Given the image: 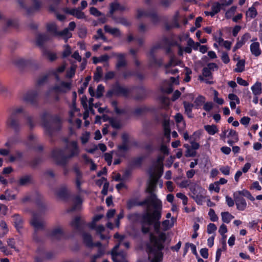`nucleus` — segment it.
<instances>
[{
    "label": "nucleus",
    "mask_w": 262,
    "mask_h": 262,
    "mask_svg": "<svg viewBox=\"0 0 262 262\" xmlns=\"http://www.w3.org/2000/svg\"><path fill=\"white\" fill-rule=\"evenodd\" d=\"M245 61L244 59L239 60L236 63L237 68L234 71L235 72H242L245 70Z\"/></svg>",
    "instance_id": "8fccbe9b"
},
{
    "label": "nucleus",
    "mask_w": 262,
    "mask_h": 262,
    "mask_svg": "<svg viewBox=\"0 0 262 262\" xmlns=\"http://www.w3.org/2000/svg\"><path fill=\"white\" fill-rule=\"evenodd\" d=\"M150 111H151V110L150 107L146 106H143L142 107L135 108L133 112V114L135 115H140L142 114Z\"/></svg>",
    "instance_id": "a19ab883"
},
{
    "label": "nucleus",
    "mask_w": 262,
    "mask_h": 262,
    "mask_svg": "<svg viewBox=\"0 0 262 262\" xmlns=\"http://www.w3.org/2000/svg\"><path fill=\"white\" fill-rule=\"evenodd\" d=\"M112 106L114 107V111L118 115L125 114L126 111L124 109H120L118 107V102L116 100H114L111 102Z\"/></svg>",
    "instance_id": "49530a36"
},
{
    "label": "nucleus",
    "mask_w": 262,
    "mask_h": 262,
    "mask_svg": "<svg viewBox=\"0 0 262 262\" xmlns=\"http://www.w3.org/2000/svg\"><path fill=\"white\" fill-rule=\"evenodd\" d=\"M204 129L210 135H214L219 132V129L215 124L205 125Z\"/></svg>",
    "instance_id": "c9c22d12"
},
{
    "label": "nucleus",
    "mask_w": 262,
    "mask_h": 262,
    "mask_svg": "<svg viewBox=\"0 0 262 262\" xmlns=\"http://www.w3.org/2000/svg\"><path fill=\"white\" fill-rule=\"evenodd\" d=\"M115 92V96L127 97L130 93V90L121 85L118 82L113 85Z\"/></svg>",
    "instance_id": "ddd939ff"
},
{
    "label": "nucleus",
    "mask_w": 262,
    "mask_h": 262,
    "mask_svg": "<svg viewBox=\"0 0 262 262\" xmlns=\"http://www.w3.org/2000/svg\"><path fill=\"white\" fill-rule=\"evenodd\" d=\"M162 205L155 204L151 212H147L142 214V223L147 224L148 226L153 225L155 231L160 232L162 217Z\"/></svg>",
    "instance_id": "f03ea898"
},
{
    "label": "nucleus",
    "mask_w": 262,
    "mask_h": 262,
    "mask_svg": "<svg viewBox=\"0 0 262 262\" xmlns=\"http://www.w3.org/2000/svg\"><path fill=\"white\" fill-rule=\"evenodd\" d=\"M183 106L185 110V113L189 118H192L193 116L192 114V108L194 107L193 103L184 101L183 102Z\"/></svg>",
    "instance_id": "393cba45"
},
{
    "label": "nucleus",
    "mask_w": 262,
    "mask_h": 262,
    "mask_svg": "<svg viewBox=\"0 0 262 262\" xmlns=\"http://www.w3.org/2000/svg\"><path fill=\"white\" fill-rule=\"evenodd\" d=\"M102 76V68L98 67L96 69V72L94 73L93 78L94 81L98 82L100 81Z\"/></svg>",
    "instance_id": "3c124183"
},
{
    "label": "nucleus",
    "mask_w": 262,
    "mask_h": 262,
    "mask_svg": "<svg viewBox=\"0 0 262 262\" xmlns=\"http://www.w3.org/2000/svg\"><path fill=\"white\" fill-rule=\"evenodd\" d=\"M179 13L178 11H177L172 18V25H173V27L176 28H179L180 27V25L179 23Z\"/></svg>",
    "instance_id": "4d7b16f0"
},
{
    "label": "nucleus",
    "mask_w": 262,
    "mask_h": 262,
    "mask_svg": "<svg viewBox=\"0 0 262 262\" xmlns=\"http://www.w3.org/2000/svg\"><path fill=\"white\" fill-rule=\"evenodd\" d=\"M104 29L106 32L109 33L115 36L119 37L121 36V32L118 28H113L108 25H105Z\"/></svg>",
    "instance_id": "c756f323"
},
{
    "label": "nucleus",
    "mask_w": 262,
    "mask_h": 262,
    "mask_svg": "<svg viewBox=\"0 0 262 262\" xmlns=\"http://www.w3.org/2000/svg\"><path fill=\"white\" fill-rule=\"evenodd\" d=\"M237 9L236 6H232L229 9H228L225 13V17L226 19H230L233 15L234 14Z\"/></svg>",
    "instance_id": "603ef678"
},
{
    "label": "nucleus",
    "mask_w": 262,
    "mask_h": 262,
    "mask_svg": "<svg viewBox=\"0 0 262 262\" xmlns=\"http://www.w3.org/2000/svg\"><path fill=\"white\" fill-rule=\"evenodd\" d=\"M17 2L21 8L26 10L28 15H30L34 12L38 11L41 7V2L39 0L33 1V6L29 7L26 6L23 0H17Z\"/></svg>",
    "instance_id": "6e6552de"
},
{
    "label": "nucleus",
    "mask_w": 262,
    "mask_h": 262,
    "mask_svg": "<svg viewBox=\"0 0 262 262\" xmlns=\"http://www.w3.org/2000/svg\"><path fill=\"white\" fill-rule=\"evenodd\" d=\"M137 18L140 19L142 17L145 16L149 17L151 19L152 23L154 24H157L160 21V18L158 16L157 13L154 10L151 11H144L141 9H138L137 10Z\"/></svg>",
    "instance_id": "0eeeda50"
},
{
    "label": "nucleus",
    "mask_w": 262,
    "mask_h": 262,
    "mask_svg": "<svg viewBox=\"0 0 262 262\" xmlns=\"http://www.w3.org/2000/svg\"><path fill=\"white\" fill-rule=\"evenodd\" d=\"M91 78V77L90 76H87L85 78V80L82 83V85L80 86V88L78 89V92L79 94H82L84 93L85 90L86 89V87L89 84V82Z\"/></svg>",
    "instance_id": "a18cd8bd"
},
{
    "label": "nucleus",
    "mask_w": 262,
    "mask_h": 262,
    "mask_svg": "<svg viewBox=\"0 0 262 262\" xmlns=\"http://www.w3.org/2000/svg\"><path fill=\"white\" fill-rule=\"evenodd\" d=\"M69 31L68 28H64L63 30L58 32L57 36H62L65 40V42H67L68 40L72 36V34Z\"/></svg>",
    "instance_id": "58836bf2"
},
{
    "label": "nucleus",
    "mask_w": 262,
    "mask_h": 262,
    "mask_svg": "<svg viewBox=\"0 0 262 262\" xmlns=\"http://www.w3.org/2000/svg\"><path fill=\"white\" fill-rule=\"evenodd\" d=\"M219 232L222 235L224 239L226 238V236L225 234L227 232V226L224 224H222L219 228Z\"/></svg>",
    "instance_id": "69168bd1"
},
{
    "label": "nucleus",
    "mask_w": 262,
    "mask_h": 262,
    "mask_svg": "<svg viewBox=\"0 0 262 262\" xmlns=\"http://www.w3.org/2000/svg\"><path fill=\"white\" fill-rule=\"evenodd\" d=\"M32 177L30 175H25L19 179L17 184L20 186H25L30 183Z\"/></svg>",
    "instance_id": "e433bc0d"
},
{
    "label": "nucleus",
    "mask_w": 262,
    "mask_h": 262,
    "mask_svg": "<svg viewBox=\"0 0 262 262\" xmlns=\"http://www.w3.org/2000/svg\"><path fill=\"white\" fill-rule=\"evenodd\" d=\"M233 198L235 202L237 209L240 211L244 210L247 207V203L245 199L237 193H234Z\"/></svg>",
    "instance_id": "dca6fc26"
},
{
    "label": "nucleus",
    "mask_w": 262,
    "mask_h": 262,
    "mask_svg": "<svg viewBox=\"0 0 262 262\" xmlns=\"http://www.w3.org/2000/svg\"><path fill=\"white\" fill-rule=\"evenodd\" d=\"M221 10V5L219 2L214 3L211 7L212 12L213 13L214 15L216 14L219 13L220 12Z\"/></svg>",
    "instance_id": "5fc2aeb1"
},
{
    "label": "nucleus",
    "mask_w": 262,
    "mask_h": 262,
    "mask_svg": "<svg viewBox=\"0 0 262 262\" xmlns=\"http://www.w3.org/2000/svg\"><path fill=\"white\" fill-rule=\"evenodd\" d=\"M87 34V30L86 28H80L78 29V35L81 38H84Z\"/></svg>",
    "instance_id": "774afa93"
},
{
    "label": "nucleus",
    "mask_w": 262,
    "mask_h": 262,
    "mask_svg": "<svg viewBox=\"0 0 262 262\" xmlns=\"http://www.w3.org/2000/svg\"><path fill=\"white\" fill-rule=\"evenodd\" d=\"M71 54V48L68 45L65 46V49L62 52V56L63 58L69 56Z\"/></svg>",
    "instance_id": "680f3d73"
},
{
    "label": "nucleus",
    "mask_w": 262,
    "mask_h": 262,
    "mask_svg": "<svg viewBox=\"0 0 262 262\" xmlns=\"http://www.w3.org/2000/svg\"><path fill=\"white\" fill-rule=\"evenodd\" d=\"M208 215L212 222H216L218 220V216L215 214V212L213 209H210L208 212Z\"/></svg>",
    "instance_id": "052dcab7"
},
{
    "label": "nucleus",
    "mask_w": 262,
    "mask_h": 262,
    "mask_svg": "<svg viewBox=\"0 0 262 262\" xmlns=\"http://www.w3.org/2000/svg\"><path fill=\"white\" fill-rule=\"evenodd\" d=\"M51 156L57 165L63 166H66L69 159L74 157L71 153L68 156H65L63 150L61 148H55L52 150Z\"/></svg>",
    "instance_id": "423d86ee"
},
{
    "label": "nucleus",
    "mask_w": 262,
    "mask_h": 262,
    "mask_svg": "<svg viewBox=\"0 0 262 262\" xmlns=\"http://www.w3.org/2000/svg\"><path fill=\"white\" fill-rule=\"evenodd\" d=\"M166 240V235L165 233H160L158 237L152 233L150 234V241L152 244H147L146 248L148 253L154 255L151 262H162L163 258L162 251L164 248V243Z\"/></svg>",
    "instance_id": "f257e3e1"
},
{
    "label": "nucleus",
    "mask_w": 262,
    "mask_h": 262,
    "mask_svg": "<svg viewBox=\"0 0 262 262\" xmlns=\"http://www.w3.org/2000/svg\"><path fill=\"white\" fill-rule=\"evenodd\" d=\"M160 116L163 118L162 126L164 130V136L169 141L170 140L171 129L169 124V118L166 113H161Z\"/></svg>",
    "instance_id": "f8f14e48"
},
{
    "label": "nucleus",
    "mask_w": 262,
    "mask_h": 262,
    "mask_svg": "<svg viewBox=\"0 0 262 262\" xmlns=\"http://www.w3.org/2000/svg\"><path fill=\"white\" fill-rule=\"evenodd\" d=\"M63 235V231L60 227L53 229L51 232L49 234V236L51 237H54L57 239H60L61 236Z\"/></svg>",
    "instance_id": "cd10ccee"
},
{
    "label": "nucleus",
    "mask_w": 262,
    "mask_h": 262,
    "mask_svg": "<svg viewBox=\"0 0 262 262\" xmlns=\"http://www.w3.org/2000/svg\"><path fill=\"white\" fill-rule=\"evenodd\" d=\"M206 98L202 95H199L194 100V106L195 109H199L205 102Z\"/></svg>",
    "instance_id": "f704fd0d"
},
{
    "label": "nucleus",
    "mask_w": 262,
    "mask_h": 262,
    "mask_svg": "<svg viewBox=\"0 0 262 262\" xmlns=\"http://www.w3.org/2000/svg\"><path fill=\"white\" fill-rule=\"evenodd\" d=\"M44 54L47 56L50 61L53 62L56 60L57 58V55L55 53H51L50 51H46Z\"/></svg>",
    "instance_id": "bf43d9fd"
},
{
    "label": "nucleus",
    "mask_w": 262,
    "mask_h": 262,
    "mask_svg": "<svg viewBox=\"0 0 262 262\" xmlns=\"http://www.w3.org/2000/svg\"><path fill=\"white\" fill-rule=\"evenodd\" d=\"M71 89L70 82L61 81L60 85H55L52 88V90L57 93H66V90H70Z\"/></svg>",
    "instance_id": "f3484780"
},
{
    "label": "nucleus",
    "mask_w": 262,
    "mask_h": 262,
    "mask_svg": "<svg viewBox=\"0 0 262 262\" xmlns=\"http://www.w3.org/2000/svg\"><path fill=\"white\" fill-rule=\"evenodd\" d=\"M31 61L29 60H25L24 59H19L15 61V64L19 67L25 68L28 67Z\"/></svg>",
    "instance_id": "de8ad7c7"
},
{
    "label": "nucleus",
    "mask_w": 262,
    "mask_h": 262,
    "mask_svg": "<svg viewBox=\"0 0 262 262\" xmlns=\"http://www.w3.org/2000/svg\"><path fill=\"white\" fill-rule=\"evenodd\" d=\"M70 145L72 147L70 150V153L75 157L78 156L80 153V150L78 146L77 142L76 141H72L70 142Z\"/></svg>",
    "instance_id": "4c0bfd02"
},
{
    "label": "nucleus",
    "mask_w": 262,
    "mask_h": 262,
    "mask_svg": "<svg viewBox=\"0 0 262 262\" xmlns=\"http://www.w3.org/2000/svg\"><path fill=\"white\" fill-rule=\"evenodd\" d=\"M141 217L142 218V215L138 212L130 213L127 215V219L128 220L133 223H136L139 222Z\"/></svg>",
    "instance_id": "2f4dec72"
},
{
    "label": "nucleus",
    "mask_w": 262,
    "mask_h": 262,
    "mask_svg": "<svg viewBox=\"0 0 262 262\" xmlns=\"http://www.w3.org/2000/svg\"><path fill=\"white\" fill-rule=\"evenodd\" d=\"M149 199H144L142 201H139L137 198L129 199L126 201V207L127 210H129L136 206H148L150 205L149 203Z\"/></svg>",
    "instance_id": "9d476101"
},
{
    "label": "nucleus",
    "mask_w": 262,
    "mask_h": 262,
    "mask_svg": "<svg viewBox=\"0 0 262 262\" xmlns=\"http://www.w3.org/2000/svg\"><path fill=\"white\" fill-rule=\"evenodd\" d=\"M82 203V200L79 195H77L74 199V204L72 207L69 209L68 212H73L79 210Z\"/></svg>",
    "instance_id": "bb28decb"
},
{
    "label": "nucleus",
    "mask_w": 262,
    "mask_h": 262,
    "mask_svg": "<svg viewBox=\"0 0 262 262\" xmlns=\"http://www.w3.org/2000/svg\"><path fill=\"white\" fill-rule=\"evenodd\" d=\"M23 112L24 109L22 107L13 108L7 119V125L12 129L15 133H19L21 129L20 114Z\"/></svg>",
    "instance_id": "7ed1b4c3"
},
{
    "label": "nucleus",
    "mask_w": 262,
    "mask_h": 262,
    "mask_svg": "<svg viewBox=\"0 0 262 262\" xmlns=\"http://www.w3.org/2000/svg\"><path fill=\"white\" fill-rule=\"evenodd\" d=\"M83 241L85 246L89 248L93 247L92 237L89 233H84L83 234Z\"/></svg>",
    "instance_id": "72a5a7b5"
},
{
    "label": "nucleus",
    "mask_w": 262,
    "mask_h": 262,
    "mask_svg": "<svg viewBox=\"0 0 262 262\" xmlns=\"http://www.w3.org/2000/svg\"><path fill=\"white\" fill-rule=\"evenodd\" d=\"M64 12L67 14L75 16L78 19H83L85 17L84 13L82 12L79 8L72 9L66 8L64 9Z\"/></svg>",
    "instance_id": "a211bd4d"
},
{
    "label": "nucleus",
    "mask_w": 262,
    "mask_h": 262,
    "mask_svg": "<svg viewBox=\"0 0 262 262\" xmlns=\"http://www.w3.org/2000/svg\"><path fill=\"white\" fill-rule=\"evenodd\" d=\"M187 45L188 46L191 47L194 50H198V48H200L201 46V44L200 42H195L191 38H189L188 39Z\"/></svg>",
    "instance_id": "864d4df0"
},
{
    "label": "nucleus",
    "mask_w": 262,
    "mask_h": 262,
    "mask_svg": "<svg viewBox=\"0 0 262 262\" xmlns=\"http://www.w3.org/2000/svg\"><path fill=\"white\" fill-rule=\"evenodd\" d=\"M47 30L49 32L53 33L55 36H57L59 32L57 30V26L54 23L47 24Z\"/></svg>",
    "instance_id": "79ce46f5"
},
{
    "label": "nucleus",
    "mask_w": 262,
    "mask_h": 262,
    "mask_svg": "<svg viewBox=\"0 0 262 262\" xmlns=\"http://www.w3.org/2000/svg\"><path fill=\"white\" fill-rule=\"evenodd\" d=\"M132 90H136L138 91L137 92L136 95L134 97V99L136 100H141L145 99L148 95L147 91L143 85H136L133 86L132 88Z\"/></svg>",
    "instance_id": "4468645a"
},
{
    "label": "nucleus",
    "mask_w": 262,
    "mask_h": 262,
    "mask_svg": "<svg viewBox=\"0 0 262 262\" xmlns=\"http://www.w3.org/2000/svg\"><path fill=\"white\" fill-rule=\"evenodd\" d=\"M49 39V37L48 35L39 33L36 37V44L39 47H42L44 43Z\"/></svg>",
    "instance_id": "c85d7f7f"
},
{
    "label": "nucleus",
    "mask_w": 262,
    "mask_h": 262,
    "mask_svg": "<svg viewBox=\"0 0 262 262\" xmlns=\"http://www.w3.org/2000/svg\"><path fill=\"white\" fill-rule=\"evenodd\" d=\"M110 17L117 24H121L125 27H129L132 25V23L130 21H129L125 17L123 16H117L114 15L110 16Z\"/></svg>",
    "instance_id": "4be33fe9"
},
{
    "label": "nucleus",
    "mask_w": 262,
    "mask_h": 262,
    "mask_svg": "<svg viewBox=\"0 0 262 262\" xmlns=\"http://www.w3.org/2000/svg\"><path fill=\"white\" fill-rule=\"evenodd\" d=\"M38 93L36 90L28 91L24 96L25 102L33 106L38 105Z\"/></svg>",
    "instance_id": "9b49d317"
},
{
    "label": "nucleus",
    "mask_w": 262,
    "mask_h": 262,
    "mask_svg": "<svg viewBox=\"0 0 262 262\" xmlns=\"http://www.w3.org/2000/svg\"><path fill=\"white\" fill-rule=\"evenodd\" d=\"M257 3H255L252 6L249 8L248 10L247 11L246 13V16L247 17V19H249V20H251V19H253L257 15V11L255 7L254 6L255 5H256Z\"/></svg>",
    "instance_id": "a878e982"
},
{
    "label": "nucleus",
    "mask_w": 262,
    "mask_h": 262,
    "mask_svg": "<svg viewBox=\"0 0 262 262\" xmlns=\"http://www.w3.org/2000/svg\"><path fill=\"white\" fill-rule=\"evenodd\" d=\"M222 219L224 223L229 224L231 221L234 217L229 212H223L221 213Z\"/></svg>",
    "instance_id": "37998d69"
},
{
    "label": "nucleus",
    "mask_w": 262,
    "mask_h": 262,
    "mask_svg": "<svg viewBox=\"0 0 262 262\" xmlns=\"http://www.w3.org/2000/svg\"><path fill=\"white\" fill-rule=\"evenodd\" d=\"M9 140L12 143V145L16 144L22 142V140L20 139L19 137L17 135H15L10 137Z\"/></svg>",
    "instance_id": "338daca9"
},
{
    "label": "nucleus",
    "mask_w": 262,
    "mask_h": 262,
    "mask_svg": "<svg viewBox=\"0 0 262 262\" xmlns=\"http://www.w3.org/2000/svg\"><path fill=\"white\" fill-rule=\"evenodd\" d=\"M43 161L41 156H36L32 160L28 162V165L33 168H35Z\"/></svg>",
    "instance_id": "473e14b6"
},
{
    "label": "nucleus",
    "mask_w": 262,
    "mask_h": 262,
    "mask_svg": "<svg viewBox=\"0 0 262 262\" xmlns=\"http://www.w3.org/2000/svg\"><path fill=\"white\" fill-rule=\"evenodd\" d=\"M90 13L91 15L99 17L102 15V13L99 11L96 8L92 7L90 9Z\"/></svg>",
    "instance_id": "e2e57ef3"
},
{
    "label": "nucleus",
    "mask_w": 262,
    "mask_h": 262,
    "mask_svg": "<svg viewBox=\"0 0 262 262\" xmlns=\"http://www.w3.org/2000/svg\"><path fill=\"white\" fill-rule=\"evenodd\" d=\"M58 198L63 201H67L70 196L68 189L66 186H62L56 192Z\"/></svg>",
    "instance_id": "aec40b11"
},
{
    "label": "nucleus",
    "mask_w": 262,
    "mask_h": 262,
    "mask_svg": "<svg viewBox=\"0 0 262 262\" xmlns=\"http://www.w3.org/2000/svg\"><path fill=\"white\" fill-rule=\"evenodd\" d=\"M176 0H160V4L164 8H167L170 6V5Z\"/></svg>",
    "instance_id": "13d9d810"
},
{
    "label": "nucleus",
    "mask_w": 262,
    "mask_h": 262,
    "mask_svg": "<svg viewBox=\"0 0 262 262\" xmlns=\"http://www.w3.org/2000/svg\"><path fill=\"white\" fill-rule=\"evenodd\" d=\"M162 173L163 169H162V170L158 177H156L153 172L150 174V177L154 179V181L149 183L146 190V192L150 194V195L147 197L145 199L151 198L149 199V203L151 204L152 207H154L155 204L162 205L161 201L157 199L156 194L154 193L158 179L162 176Z\"/></svg>",
    "instance_id": "39448f33"
},
{
    "label": "nucleus",
    "mask_w": 262,
    "mask_h": 262,
    "mask_svg": "<svg viewBox=\"0 0 262 262\" xmlns=\"http://www.w3.org/2000/svg\"><path fill=\"white\" fill-rule=\"evenodd\" d=\"M30 223L35 230L44 229L43 223L39 221V216L37 213H34L33 214Z\"/></svg>",
    "instance_id": "6ab92c4d"
},
{
    "label": "nucleus",
    "mask_w": 262,
    "mask_h": 262,
    "mask_svg": "<svg viewBox=\"0 0 262 262\" xmlns=\"http://www.w3.org/2000/svg\"><path fill=\"white\" fill-rule=\"evenodd\" d=\"M250 51L251 54L256 57L259 56L261 54L260 45L258 42H254L250 45Z\"/></svg>",
    "instance_id": "b1692460"
},
{
    "label": "nucleus",
    "mask_w": 262,
    "mask_h": 262,
    "mask_svg": "<svg viewBox=\"0 0 262 262\" xmlns=\"http://www.w3.org/2000/svg\"><path fill=\"white\" fill-rule=\"evenodd\" d=\"M115 56L117 58V62L116 64V68L119 70L121 68L126 66L127 62L125 60V55L123 53H116Z\"/></svg>",
    "instance_id": "412c9836"
},
{
    "label": "nucleus",
    "mask_w": 262,
    "mask_h": 262,
    "mask_svg": "<svg viewBox=\"0 0 262 262\" xmlns=\"http://www.w3.org/2000/svg\"><path fill=\"white\" fill-rule=\"evenodd\" d=\"M191 191L193 194L191 197L195 200V202L198 205H202L203 199H204V195L205 193V190L203 189L201 187H197L191 189Z\"/></svg>",
    "instance_id": "1a4fd4ad"
},
{
    "label": "nucleus",
    "mask_w": 262,
    "mask_h": 262,
    "mask_svg": "<svg viewBox=\"0 0 262 262\" xmlns=\"http://www.w3.org/2000/svg\"><path fill=\"white\" fill-rule=\"evenodd\" d=\"M110 123L112 127L116 129H120L121 127L120 122L114 118L110 119Z\"/></svg>",
    "instance_id": "6e6d98bb"
},
{
    "label": "nucleus",
    "mask_w": 262,
    "mask_h": 262,
    "mask_svg": "<svg viewBox=\"0 0 262 262\" xmlns=\"http://www.w3.org/2000/svg\"><path fill=\"white\" fill-rule=\"evenodd\" d=\"M122 144L118 145L117 149L119 152H125L129 150V136L127 133H123L121 135Z\"/></svg>",
    "instance_id": "2eb2a0df"
},
{
    "label": "nucleus",
    "mask_w": 262,
    "mask_h": 262,
    "mask_svg": "<svg viewBox=\"0 0 262 262\" xmlns=\"http://www.w3.org/2000/svg\"><path fill=\"white\" fill-rule=\"evenodd\" d=\"M70 225L77 230H80L81 229V219L79 216L75 217L71 222Z\"/></svg>",
    "instance_id": "c03bdc74"
},
{
    "label": "nucleus",
    "mask_w": 262,
    "mask_h": 262,
    "mask_svg": "<svg viewBox=\"0 0 262 262\" xmlns=\"http://www.w3.org/2000/svg\"><path fill=\"white\" fill-rule=\"evenodd\" d=\"M119 3L118 2H113L110 5V11L107 14V17L114 15L115 12L118 11Z\"/></svg>",
    "instance_id": "ea45409f"
},
{
    "label": "nucleus",
    "mask_w": 262,
    "mask_h": 262,
    "mask_svg": "<svg viewBox=\"0 0 262 262\" xmlns=\"http://www.w3.org/2000/svg\"><path fill=\"white\" fill-rule=\"evenodd\" d=\"M14 225L18 232H20V230L23 228V221L21 217L18 214H15L12 216Z\"/></svg>",
    "instance_id": "5701e85b"
},
{
    "label": "nucleus",
    "mask_w": 262,
    "mask_h": 262,
    "mask_svg": "<svg viewBox=\"0 0 262 262\" xmlns=\"http://www.w3.org/2000/svg\"><path fill=\"white\" fill-rule=\"evenodd\" d=\"M251 89L254 96H258L262 92L261 83L258 81L251 86Z\"/></svg>",
    "instance_id": "7c9ffc66"
},
{
    "label": "nucleus",
    "mask_w": 262,
    "mask_h": 262,
    "mask_svg": "<svg viewBox=\"0 0 262 262\" xmlns=\"http://www.w3.org/2000/svg\"><path fill=\"white\" fill-rule=\"evenodd\" d=\"M144 160L143 157H138L134 158L130 163L132 166L140 167L142 165V162Z\"/></svg>",
    "instance_id": "09e8293b"
},
{
    "label": "nucleus",
    "mask_w": 262,
    "mask_h": 262,
    "mask_svg": "<svg viewBox=\"0 0 262 262\" xmlns=\"http://www.w3.org/2000/svg\"><path fill=\"white\" fill-rule=\"evenodd\" d=\"M104 90V87L102 84H99L97 88L96 97L100 98L103 96V92Z\"/></svg>",
    "instance_id": "0e129e2a"
},
{
    "label": "nucleus",
    "mask_w": 262,
    "mask_h": 262,
    "mask_svg": "<svg viewBox=\"0 0 262 262\" xmlns=\"http://www.w3.org/2000/svg\"><path fill=\"white\" fill-rule=\"evenodd\" d=\"M41 120L42 125L45 128L46 133L50 136H52L54 132V129L52 126L49 120L53 123L59 124V126L57 128L58 130H59L61 129V120L60 117L57 115H53L47 112H45L41 115Z\"/></svg>",
    "instance_id": "20e7f679"
}]
</instances>
